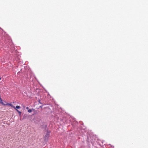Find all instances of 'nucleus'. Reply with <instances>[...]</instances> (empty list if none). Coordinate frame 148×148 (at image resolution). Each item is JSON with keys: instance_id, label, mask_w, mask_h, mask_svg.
I'll return each instance as SVG.
<instances>
[{"instance_id": "nucleus-1", "label": "nucleus", "mask_w": 148, "mask_h": 148, "mask_svg": "<svg viewBox=\"0 0 148 148\" xmlns=\"http://www.w3.org/2000/svg\"><path fill=\"white\" fill-rule=\"evenodd\" d=\"M49 136V132H47L45 136V139L47 140L48 139Z\"/></svg>"}, {"instance_id": "nucleus-3", "label": "nucleus", "mask_w": 148, "mask_h": 148, "mask_svg": "<svg viewBox=\"0 0 148 148\" xmlns=\"http://www.w3.org/2000/svg\"><path fill=\"white\" fill-rule=\"evenodd\" d=\"M16 109V111L19 113V115H20L21 114V112L19 111L17 109Z\"/></svg>"}, {"instance_id": "nucleus-6", "label": "nucleus", "mask_w": 148, "mask_h": 148, "mask_svg": "<svg viewBox=\"0 0 148 148\" xmlns=\"http://www.w3.org/2000/svg\"><path fill=\"white\" fill-rule=\"evenodd\" d=\"M2 99H1V98L0 97V103H1L2 104H3V103L2 102Z\"/></svg>"}, {"instance_id": "nucleus-4", "label": "nucleus", "mask_w": 148, "mask_h": 148, "mask_svg": "<svg viewBox=\"0 0 148 148\" xmlns=\"http://www.w3.org/2000/svg\"><path fill=\"white\" fill-rule=\"evenodd\" d=\"M27 111H28V112L30 113V112H32V109H29V110H28Z\"/></svg>"}, {"instance_id": "nucleus-7", "label": "nucleus", "mask_w": 148, "mask_h": 148, "mask_svg": "<svg viewBox=\"0 0 148 148\" xmlns=\"http://www.w3.org/2000/svg\"><path fill=\"white\" fill-rule=\"evenodd\" d=\"M26 109L28 110L29 109V108L28 107H27L26 108Z\"/></svg>"}, {"instance_id": "nucleus-8", "label": "nucleus", "mask_w": 148, "mask_h": 148, "mask_svg": "<svg viewBox=\"0 0 148 148\" xmlns=\"http://www.w3.org/2000/svg\"><path fill=\"white\" fill-rule=\"evenodd\" d=\"M1 78L0 77V80L1 79Z\"/></svg>"}, {"instance_id": "nucleus-2", "label": "nucleus", "mask_w": 148, "mask_h": 148, "mask_svg": "<svg viewBox=\"0 0 148 148\" xmlns=\"http://www.w3.org/2000/svg\"><path fill=\"white\" fill-rule=\"evenodd\" d=\"M6 105H9L10 106H11V107H12L13 108H14L15 109V108L14 106H13L12 104H11L10 103H7Z\"/></svg>"}, {"instance_id": "nucleus-5", "label": "nucleus", "mask_w": 148, "mask_h": 148, "mask_svg": "<svg viewBox=\"0 0 148 148\" xmlns=\"http://www.w3.org/2000/svg\"><path fill=\"white\" fill-rule=\"evenodd\" d=\"M16 108L17 109H19L20 108V106H16Z\"/></svg>"}]
</instances>
